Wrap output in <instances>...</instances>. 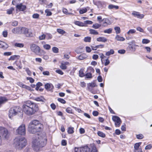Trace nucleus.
I'll use <instances>...</instances> for the list:
<instances>
[{
	"mask_svg": "<svg viewBox=\"0 0 152 152\" xmlns=\"http://www.w3.org/2000/svg\"><path fill=\"white\" fill-rule=\"evenodd\" d=\"M67 144V142L66 141L63 140L61 141V145L63 146H65Z\"/></svg>",
	"mask_w": 152,
	"mask_h": 152,
	"instance_id": "obj_61",
	"label": "nucleus"
},
{
	"mask_svg": "<svg viewBox=\"0 0 152 152\" xmlns=\"http://www.w3.org/2000/svg\"><path fill=\"white\" fill-rule=\"evenodd\" d=\"M101 26V25L98 23L94 24L92 26L93 28L95 29H97Z\"/></svg>",
	"mask_w": 152,
	"mask_h": 152,
	"instance_id": "obj_37",
	"label": "nucleus"
},
{
	"mask_svg": "<svg viewBox=\"0 0 152 152\" xmlns=\"http://www.w3.org/2000/svg\"><path fill=\"white\" fill-rule=\"evenodd\" d=\"M7 100V99L5 97H0V107L2 104L5 103Z\"/></svg>",
	"mask_w": 152,
	"mask_h": 152,
	"instance_id": "obj_17",
	"label": "nucleus"
},
{
	"mask_svg": "<svg viewBox=\"0 0 152 152\" xmlns=\"http://www.w3.org/2000/svg\"><path fill=\"white\" fill-rule=\"evenodd\" d=\"M150 42V41L147 39H142V43L143 44H147L149 43Z\"/></svg>",
	"mask_w": 152,
	"mask_h": 152,
	"instance_id": "obj_43",
	"label": "nucleus"
},
{
	"mask_svg": "<svg viewBox=\"0 0 152 152\" xmlns=\"http://www.w3.org/2000/svg\"><path fill=\"white\" fill-rule=\"evenodd\" d=\"M83 23L85 24V26H86V24H91L93 23V22L90 20H86L84 21Z\"/></svg>",
	"mask_w": 152,
	"mask_h": 152,
	"instance_id": "obj_47",
	"label": "nucleus"
},
{
	"mask_svg": "<svg viewBox=\"0 0 152 152\" xmlns=\"http://www.w3.org/2000/svg\"><path fill=\"white\" fill-rule=\"evenodd\" d=\"M67 132L69 134H72L74 133V128L70 127L68 128Z\"/></svg>",
	"mask_w": 152,
	"mask_h": 152,
	"instance_id": "obj_28",
	"label": "nucleus"
},
{
	"mask_svg": "<svg viewBox=\"0 0 152 152\" xmlns=\"http://www.w3.org/2000/svg\"><path fill=\"white\" fill-rule=\"evenodd\" d=\"M43 126L42 124L39 121L34 120L29 123L28 130L31 133L34 134L41 131Z\"/></svg>",
	"mask_w": 152,
	"mask_h": 152,
	"instance_id": "obj_3",
	"label": "nucleus"
},
{
	"mask_svg": "<svg viewBox=\"0 0 152 152\" xmlns=\"http://www.w3.org/2000/svg\"><path fill=\"white\" fill-rule=\"evenodd\" d=\"M47 143V139L45 133L36 135L32 139V146L33 149L36 151L40 150L41 148L45 146Z\"/></svg>",
	"mask_w": 152,
	"mask_h": 152,
	"instance_id": "obj_1",
	"label": "nucleus"
},
{
	"mask_svg": "<svg viewBox=\"0 0 152 152\" xmlns=\"http://www.w3.org/2000/svg\"><path fill=\"white\" fill-rule=\"evenodd\" d=\"M46 37V35L43 34L39 37V38L40 40H43L45 39Z\"/></svg>",
	"mask_w": 152,
	"mask_h": 152,
	"instance_id": "obj_60",
	"label": "nucleus"
},
{
	"mask_svg": "<svg viewBox=\"0 0 152 152\" xmlns=\"http://www.w3.org/2000/svg\"><path fill=\"white\" fill-rule=\"evenodd\" d=\"M8 47V45L5 42L0 41V48L6 50Z\"/></svg>",
	"mask_w": 152,
	"mask_h": 152,
	"instance_id": "obj_16",
	"label": "nucleus"
},
{
	"mask_svg": "<svg viewBox=\"0 0 152 152\" xmlns=\"http://www.w3.org/2000/svg\"><path fill=\"white\" fill-rule=\"evenodd\" d=\"M38 109L37 105L35 103L28 100L25 102L23 106V110L26 114L32 115Z\"/></svg>",
	"mask_w": 152,
	"mask_h": 152,
	"instance_id": "obj_2",
	"label": "nucleus"
},
{
	"mask_svg": "<svg viewBox=\"0 0 152 152\" xmlns=\"http://www.w3.org/2000/svg\"><path fill=\"white\" fill-rule=\"evenodd\" d=\"M18 56L17 55H14L11 56L10 57L9 59V60H15V58L17 57Z\"/></svg>",
	"mask_w": 152,
	"mask_h": 152,
	"instance_id": "obj_53",
	"label": "nucleus"
},
{
	"mask_svg": "<svg viewBox=\"0 0 152 152\" xmlns=\"http://www.w3.org/2000/svg\"><path fill=\"white\" fill-rule=\"evenodd\" d=\"M25 71L26 72L28 75L29 76H31V73L28 68H26L25 69Z\"/></svg>",
	"mask_w": 152,
	"mask_h": 152,
	"instance_id": "obj_51",
	"label": "nucleus"
},
{
	"mask_svg": "<svg viewBox=\"0 0 152 152\" xmlns=\"http://www.w3.org/2000/svg\"><path fill=\"white\" fill-rule=\"evenodd\" d=\"M86 76L87 78H91L92 77V74L91 73H87L86 75Z\"/></svg>",
	"mask_w": 152,
	"mask_h": 152,
	"instance_id": "obj_55",
	"label": "nucleus"
},
{
	"mask_svg": "<svg viewBox=\"0 0 152 152\" xmlns=\"http://www.w3.org/2000/svg\"><path fill=\"white\" fill-rule=\"evenodd\" d=\"M21 109L18 106L14 107L11 108L9 110V116L10 118L14 116L17 115L21 111Z\"/></svg>",
	"mask_w": 152,
	"mask_h": 152,
	"instance_id": "obj_5",
	"label": "nucleus"
},
{
	"mask_svg": "<svg viewBox=\"0 0 152 152\" xmlns=\"http://www.w3.org/2000/svg\"><path fill=\"white\" fill-rule=\"evenodd\" d=\"M45 88L47 90H51L54 88L53 85L51 83H47L45 85Z\"/></svg>",
	"mask_w": 152,
	"mask_h": 152,
	"instance_id": "obj_15",
	"label": "nucleus"
},
{
	"mask_svg": "<svg viewBox=\"0 0 152 152\" xmlns=\"http://www.w3.org/2000/svg\"><path fill=\"white\" fill-rule=\"evenodd\" d=\"M114 29L115 31V32L117 34H119L121 32L120 28L119 27H115L114 28Z\"/></svg>",
	"mask_w": 152,
	"mask_h": 152,
	"instance_id": "obj_42",
	"label": "nucleus"
},
{
	"mask_svg": "<svg viewBox=\"0 0 152 152\" xmlns=\"http://www.w3.org/2000/svg\"><path fill=\"white\" fill-rule=\"evenodd\" d=\"M107 39L104 37H100L97 38L96 40L98 42H105L107 41Z\"/></svg>",
	"mask_w": 152,
	"mask_h": 152,
	"instance_id": "obj_21",
	"label": "nucleus"
},
{
	"mask_svg": "<svg viewBox=\"0 0 152 152\" xmlns=\"http://www.w3.org/2000/svg\"><path fill=\"white\" fill-rule=\"evenodd\" d=\"M30 48L32 52L38 55H41V52L44 51V50H41L39 46L35 44H32L31 45Z\"/></svg>",
	"mask_w": 152,
	"mask_h": 152,
	"instance_id": "obj_7",
	"label": "nucleus"
},
{
	"mask_svg": "<svg viewBox=\"0 0 152 152\" xmlns=\"http://www.w3.org/2000/svg\"><path fill=\"white\" fill-rule=\"evenodd\" d=\"M136 136L138 139H142L144 138V136L142 134H136Z\"/></svg>",
	"mask_w": 152,
	"mask_h": 152,
	"instance_id": "obj_44",
	"label": "nucleus"
},
{
	"mask_svg": "<svg viewBox=\"0 0 152 152\" xmlns=\"http://www.w3.org/2000/svg\"><path fill=\"white\" fill-rule=\"evenodd\" d=\"M14 10V8L13 7H11L10 9L7 10V13L9 15L11 14Z\"/></svg>",
	"mask_w": 152,
	"mask_h": 152,
	"instance_id": "obj_34",
	"label": "nucleus"
},
{
	"mask_svg": "<svg viewBox=\"0 0 152 152\" xmlns=\"http://www.w3.org/2000/svg\"><path fill=\"white\" fill-rule=\"evenodd\" d=\"M152 148V145L151 144H150L146 146L145 148V150H150Z\"/></svg>",
	"mask_w": 152,
	"mask_h": 152,
	"instance_id": "obj_54",
	"label": "nucleus"
},
{
	"mask_svg": "<svg viewBox=\"0 0 152 152\" xmlns=\"http://www.w3.org/2000/svg\"><path fill=\"white\" fill-rule=\"evenodd\" d=\"M108 8L110 9H115L117 10L118 9L119 7L118 6L114 5L112 4H110L108 6Z\"/></svg>",
	"mask_w": 152,
	"mask_h": 152,
	"instance_id": "obj_25",
	"label": "nucleus"
},
{
	"mask_svg": "<svg viewBox=\"0 0 152 152\" xmlns=\"http://www.w3.org/2000/svg\"><path fill=\"white\" fill-rule=\"evenodd\" d=\"M43 47L46 50H49L51 48V46L49 44H45L43 45Z\"/></svg>",
	"mask_w": 152,
	"mask_h": 152,
	"instance_id": "obj_36",
	"label": "nucleus"
},
{
	"mask_svg": "<svg viewBox=\"0 0 152 152\" xmlns=\"http://www.w3.org/2000/svg\"><path fill=\"white\" fill-rule=\"evenodd\" d=\"M34 100L37 101L43 102L44 101V99L43 97L42 96H40L35 97L34 99Z\"/></svg>",
	"mask_w": 152,
	"mask_h": 152,
	"instance_id": "obj_26",
	"label": "nucleus"
},
{
	"mask_svg": "<svg viewBox=\"0 0 152 152\" xmlns=\"http://www.w3.org/2000/svg\"><path fill=\"white\" fill-rule=\"evenodd\" d=\"M97 134L99 136L103 138L105 137L106 136L104 133L100 131H98Z\"/></svg>",
	"mask_w": 152,
	"mask_h": 152,
	"instance_id": "obj_29",
	"label": "nucleus"
},
{
	"mask_svg": "<svg viewBox=\"0 0 152 152\" xmlns=\"http://www.w3.org/2000/svg\"><path fill=\"white\" fill-rule=\"evenodd\" d=\"M91 152H98V150L96 146L94 145H93Z\"/></svg>",
	"mask_w": 152,
	"mask_h": 152,
	"instance_id": "obj_41",
	"label": "nucleus"
},
{
	"mask_svg": "<svg viewBox=\"0 0 152 152\" xmlns=\"http://www.w3.org/2000/svg\"><path fill=\"white\" fill-rule=\"evenodd\" d=\"M60 68L62 69L65 70L67 68L66 66L63 63H61Z\"/></svg>",
	"mask_w": 152,
	"mask_h": 152,
	"instance_id": "obj_49",
	"label": "nucleus"
},
{
	"mask_svg": "<svg viewBox=\"0 0 152 152\" xmlns=\"http://www.w3.org/2000/svg\"><path fill=\"white\" fill-rule=\"evenodd\" d=\"M125 50H120L118 51V53L120 54H124L125 53Z\"/></svg>",
	"mask_w": 152,
	"mask_h": 152,
	"instance_id": "obj_62",
	"label": "nucleus"
},
{
	"mask_svg": "<svg viewBox=\"0 0 152 152\" xmlns=\"http://www.w3.org/2000/svg\"><path fill=\"white\" fill-rule=\"evenodd\" d=\"M87 57V56L85 53H83L80 54L76 58L79 60H83L86 58Z\"/></svg>",
	"mask_w": 152,
	"mask_h": 152,
	"instance_id": "obj_18",
	"label": "nucleus"
},
{
	"mask_svg": "<svg viewBox=\"0 0 152 152\" xmlns=\"http://www.w3.org/2000/svg\"><path fill=\"white\" fill-rule=\"evenodd\" d=\"M15 148L18 150H21L27 145V141L24 137H19L15 138L14 142Z\"/></svg>",
	"mask_w": 152,
	"mask_h": 152,
	"instance_id": "obj_4",
	"label": "nucleus"
},
{
	"mask_svg": "<svg viewBox=\"0 0 152 152\" xmlns=\"http://www.w3.org/2000/svg\"><path fill=\"white\" fill-rule=\"evenodd\" d=\"M90 149L87 145H85L83 147L75 148V152H89Z\"/></svg>",
	"mask_w": 152,
	"mask_h": 152,
	"instance_id": "obj_9",
	"label": "nucleus"
},
{
	"mask_svg": "<svg viewBox=\"0 0 152 152\" xmlns=\"http://www.w3.org/2000/svg\"><path fill=\"white\" fill-rule=\"evenodd\" d=\"M87 12V10L86 8H85L83 9L80 10H79V13L80 14H83L86 12Z\"/></svg>",
	"mask_w": 152,
	"mask_h": 152,
	"instance_id": "obj_45",
	"label": "nucleus"
},
{
	"mask_svg": "<svg viewBox=\"0 0 152 152\" xmlns=\"http://www.w3.org/2000/svg\"><path fill=\"white\" fill-rule=\"evenodd\" d=\"M66 111L68 113H72V110L70 107H68L66 109Z\"/></svg>",
	"mask_w": 152,
	"mask_h": 152,
	"instance_id": "obj_48",
	"label": "nucleus"
},
{
	"mask_svg": "<svg viewBox=\"0 0 152 152\" xmlns=\"http://www.w3.org/2000/svg\"><path fill=\"white\" fill-rule=\"evenodd\" d=\"M141 142H139L138 143H136L134 144V149L136 150H138V149H139V148H139V147L140 145H141Z\"/></svg>",
	"mask_w": 152,
	"mask_h": 152,
	"instance_id": "obj_30",
	"label": "nucleus"
},
{
	"mask_svg": "<svg viewBox=\"0 0 152 152\" xmlns=\"http://www.w3.org/2000/svg\"><path fill=\"white\" fill-rule=\"evenodd\" d=\"M91 37H87L84 38V40L86 42H91Z\"/></svg>",
	"mask_w": 152,
	"mask_h": 152,
	"instance_id": "obj_39",
	"label": "nucleus"
},
{
	"mask_svg": "<svg viewBox=\"0 0 152 152\" xmlns=\"http://www.w3.org/2000/svg\"><path fill=\"white\" fill-rule=\"evenodd\" d=\"M14 64H15L16 66L18 67L20 69L22 68V66L21 62L20 61H16L14 63Z\"/></svg>",
	"mask_w": 152,
	"mask_h": 152,
	"instance_id": "obj_22",
	"label": "nucleus"
},
{
	"mask_svg": "<svg viewBox=\"0 0 152 152\" xmlns=\"http://www.w3.org/2000/svg\"><path fill=\"white\" fill-rule=\"evenodd\" d=\"M103 22V26L106 27L111 24L110 20L108 18H104L101 20Z\"/></svg>",
	"mask_w": 152,
	"mask_h": 152,
	"instance_id": "obj_12",
	"label": "nucleus"
},
{
	"mask_svg": "<svg viewBox=\"0 0 152 152\" xmlns=\"http://www.w3.org/2000/svg\"><path fill=\"white\" fill-rule=\"evenodd\" d=\"M45 35L46 38L47 39H50L52 37V35L49 33Z\"/></svg>",
	"mask_w": 152,
	"mask_h": 152,
	"instance_id": "obj_46",
	"label": "nucleus"
},
{
	"mask_svg": "<svg viewBox=\"0 0 152 152\" xmlns=\"http://www.w3.org/2000/svg\"><path fill=\"white\" fill-rule=\"evenodd\" d=\"M18 24V22L17 21H13L11 25L12 26H17Z\"/></svg>",
	"mask_w": 152,
	"mask_h": 152,
	"instance_id": "obj_59",
	"label": "nucleus"
},
{
	"mask_svg": "<svg viewBox=\"0 0 152 152\" xmlns=\"http://www.w3.org/2000/svg\"><path fill=\"white\" fill-rule=\"evenodd\" d=\"M115 39L117 41H123L125 40V39L124 37H120L118 35H117L116 36Z\"/></svg>",
	"mask_w": 152,
	"mask_h": 152,
	"instance_id": "obj_23",
	"label": "nucleus"
},
{
	"mask_svg": "<svg viewBox=\"0 0 152 152\" xmlns=\"http://www.w3.org/2000/svg\"><path fill=\"white\" fill-rule=\"evenodd\" d=\"M1 137L3 138L6 139L9 137L8 130L5 128L0 126V145L1 143Z\"/></svg>",
	"mask_w": 152,
	"mask_h": 152,
	"instance_id": "obj_6",
	"label": "nucleus"
},
{
	"mask_svg": "<svg viewBox=\"0 0 152 152\" xmlns=\"http://www.w3.org/2000/svg\"><path fill=\"white\" fill-rule=\"evenodd\" d=\"M52 51L55 53H57L58 52V49L56 47H54L52 48Z\"/></svg>",
	"mask_w": 152,
	"mask_h": 152,
	"instance_id": "obj_38",
	"label": "nucleus"
},
{
	"mask_svg": "<svg viewBox=\"0 0 152 152\" xmlns=\"http://www.w3.org/2000/svg\"><path fill=\"white\" fill-rule=\"evenodd\" d=\"M136 31L134 29H131L127 32V34L129 35H130L131 34L135 33Z\"/></svg>",
	"mask_w": 152,
	"mask_h": 152,
	"instance_id": "obj_35",
	"label": "nucleus"
},
{
	"mask_svg": "<svg viewBox=\"0 0 152 152\" xmlns=\"http://www.w3.org/2000/svg\"><path fill=\"white\" fill-rule=\"evenodd\" d=\"M135 46H138V45H131L130 44L128 47V48L131 51L134 52L136 50V48L135 47Z\"/></svg>",
	"mask_w": 152,
	"mask_h": 152,
	"instance_id": "obj_19",
	"label": "nucleus"
},
{
	"mask_svg": "<svg viewBox=\"0 0 152 152\" xmlns=\"http://www.w3.org/2000/svg\"><path fill=\"white\" fill-rule=\"evenodd\" d=\"M58 100L62 103L65 104L66 103V101L63 99L59 98L58 99Z\"/></svg>",
	"mask_w": 152,
	"mask_h": 152,
	"instance_id": "obj_52",
	"label": "nucleus"
},
{
	"mask_svg": "<svg viewBox=\"0 0 152 152\" xmlns=\"http://www.w3.org/2000/svg\"><path fill=\"white\" fill-rule=\"evenodd\" d=\"M17 84L20 87L24 88L25 86V84H23L21 82H18V83Z\"/></svg>",
	"mask_w": 152,
	"mask_h": 152,
	"instance_id": "obj_63",
	"label": "nucleus"
},
{
	"mask_svg": "<svg viewBox=\"0 0 152 152\" xmlns=\"http://www.w3.org/2000/svg\"><path fill=\"white\" fill-rule=\"evenodd\" d=\"M57 31L60 34H63L66 33V32L64 30L60 28H58L57 29Z\"/></svg>",
	"mask_w": 152,
	"mask_h": 152,
	"instance_id": "obj_33",
	"label": "nucleus"
},
{
	"mask_svg": "<svg viewBox=\"0 0 152 152\" xmlns=\"http://www.w3.org/2000/svg\"><path fill=\"white\" fill-rule=\"evenodd\" d=\"M89 31L90 33L91 34L97 35L99 34V33L94 29H90L89 30Z\"/></svg>",
	"mask_w": 152,
	"mask_h": 152,
	"instance_id": "obj_31",
	"label": "nucleus"
},
{
	"mask_svg": "<svg viewBox=\"0 0 152 152\" xmlns=\"http://www.w3.org/2000/svg\"><path fill=\"white\" fill-rule=\"evenodd\" d=\"M20 33L25 34L28 37L32 35L31 32L28 29L24 27H21Z\"/></svg>",
	"mask_w": 152,
	"mask_h": 152,
	"instance_id": "obj_10",
	"label": "nucleus"
},
{
	"mask_svg": "<svg viewBox=\"0 0 152 152\" xmlns=\"http://www.w3.org/2000/svg\"><path fill=\"white\" fill-rule=\"evenodd\" d=\"M114 53V51L113 49H110V51L107 52L106 53V55L109 56L113 54Z\"/></svg>",
	"mask_w": 152,
	"mask_h": 152,
	"instance_id": "obj_27",
	"label": "nucleus"
},
{
	"mask_svg": "<svg viewBox=\"0 0 152 152\" xmlns=\"http://www.w3.org/2000/svg\"><path fill=\"white\" fill-rule=\"evenodd\" d=\"M113 30V29L112 28H109L108 29H107L104 31V32L105 33H107V34H111L112 32V31Z\"/></svg>",
	"mask_w": 152,
	"mask_h": 152,
	"instance_id": "obj_32",
	"label": "nucleus"
},
{
	"mask_svg": "<svg viewBox=\"0 0 152 152\" xmlns=\"http://www.w3.org/2000/svg\"><path fill=\"white\" fill-rule=\"evenodd\" d=\"M12 54V52H6L4 53V55L5 56H9L11 55Z\"/></svg>",
	"mask_w": 152,
	"mask_h": 152,
	"instance_id": "obj_58",
	"label": "nucleus"
},
{
	"mask_svg": "<svg viewBox=\"0 0 152 152\" xmlns=\"http://www.w3.org/2000/svg\"><path fill=\"white\" fill-rule=\"evenodd\" d=\"M75 24L77 25L80 26H85V24L81 22L77 21L75 22Z\"/></svg>",
	"mask_w": 152,
	"mask_h": 152,
	"instance_id": "obj_24",
	"label": "nucleus"
},
{
	"mask_svg": "<svg viewBox=\"0 0 152 152\" xmlns=\"http://www.w3.org/2000/svg\"><path fill=\"white\" fill-rule=\"evenodd\" d=\"M110 63V61L108 59V58H107L105 60V62L104 63V65L105 66H107Z\"/></svg>",
	"mask_w": 152,
	"mask_h": 152,
	"instance_id": "obj_56",
	"label": "nucleus"
},
{
	"mask_svg": "<svg viewBox=\"0 0 152 152\" xmlns=\"http://www.w3.org/2000/svg\"><path fill=\"white\" fill-rule=\"evenodd\" d=\"M16 7L19 11H23L26 9V6L25 5H23L22 3H20L17 5Z\"/></svg>",
	"mask_w": 152,
	"mask_h": 152,
	"instance_id": "obj_14",
	"label": "nucleus"
},
{
	"mask_svg": "<svg viewBox=\"0 0 152 152\" xmlns=\"http://www.w3.org/2000/svg\"><path fill=\"white\" fill-rule=\"evenodd\" d=\"M16 132L18 134L24 135L26 134L25 125L22 124L20 125L16 130Z\"/></svg>",
	"mask_w": 152,
	"mask_h": 152,
	"instance_id": "obj_8",
	"label": "nucleus"
},
{
	"mask_svg": "<svg viewBox=\"0 0 152 152\" xmlns=\"http://www.w3.org/2000/svg\"><path fill=\"white\" fill-rule=\"evenodd\" d=\"M27 79L29 80L31 83H33L34 82V80L31 77H27Z\"/></svg>",
	"mask_w": 152,
	"mask_h": 152,
	"instance_id": "obj_57",
	"label": "nucleus"
},
{
	"mask_svg": "<svg viewBox=\"0 0 152 152\" xmlns=\"http://www.w3.org/2000/svg\"><path fill=\"white\" fill-rule=\"evenodd\" d=\"M132 15L134 17H136L138 18L142 19V18L144 16L143 14H140L139 13L136 11H134L132 13Z\"/></svg>",
	"mask_w": 152,
	"mask_h": 152,
	"instance_id": "obj_13",
	"label": "nucleus"
},
{
	"mask_svg": "<svg viewBox=\"0 0 152 152\" xmlns=\"http://www.w3.org/2000/svg\"><path fill=\"white\" fill-rule=\"evenodd\" d=\"M39 15L38 14L36 13L33 15L32 17L34 18H38L39 17Z\"/></svg>",
	"mask_w": 152,
	"mask_h": 152,
	"instance_id": "obj_64",
	"label": "nucleus"
},
{
	"mask_svg": "<svg viewBox=\"0 0 152 152\" xmlns=\"http://www.w3.org/2000/svg\"><path fill=\"white\" fill-rule=\"evenodd\" d=\"M21 27H16L13 29L12 32L14 34H19L20 33Z\"/></svg>",
	"mask_w": 152,
	"mask_h": 152,
	"instance_id": "obj_20",
	"label": "nucleus"
},
{
	"mask_svg": "<svg viewBox=\"0 0 152 152\" xmlns=\"http://www.w3.org/2000/svg\"><path fill=\"white\" fill-rule=\"evenodd\" d=\"M112 119L115 123V126L116 127H119L121 122L120 118L117 116H113Z\"/></svg>",
	"mask_w": 152,
	"mask_h": 152,
	"instance_id": "obj_11",
	"label": "nucleus"
},
{
	"mask_svg": "<svg viewBox=\"0 0 152 152\" xmlns=\"http://www.w3.org/2000/svg\"><path fill=\"white\" fill-rule=\"evenodd\" d=\"M45 12L47 13V16H50L52 14L51 12L48 9H46Z\"/></svg>",
	"mask_w": 152,
	"mask_h": 152,
	"instance_id": "obj_50",
	"label": "nucleus"
},
{
	"mask_svg": "<svg viewBox=\"0 0 152 152\" xmlns=\"http://www.w3.org/2000/svg\"><path fill=\"white\" fill-rule=\"evenodd\" d=\"M15 46L18 47L19 48H23L24 46V45L22 43H16L15 44Z\"/></svg>",
	"mask_w": 152,
	"mask_h": 152,
	"instance_id": "obj_40",
	"label": "nucleus"
}]
</instances>
